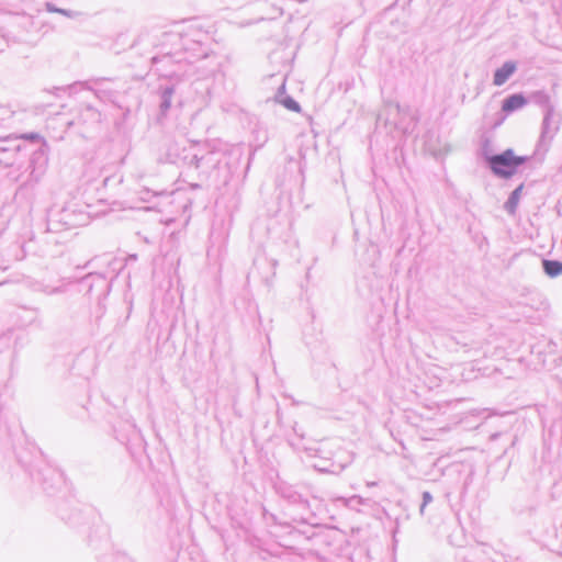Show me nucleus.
Instances as JSON below:
<instances>
[{"instance_id": "nucleus-1", "label": "nucleus", "mask_w": 562, "mask_h": 562, "mask_svg": "<svg viewBox=\"0 0 562 562\" xmlns=\"http://www.w3.org/2000/svg\"><path fill=\"white\" fill-rule=\"evenodd\" d=\"M525 161V157L516 156L513 150H507L502 155L494 156V172L510 176Z\"/></svg>"}, {"instance_id": "nucleus-2", "label": "nucleus", "mask_w": 562, "mask_h": 562, "mask_svg": "<svg viewBox=\"0 0 562 562\" xmlns=\"http://www.w3.org/2000/svg\"><path fill=\"white\" fill-rule=\"evenodd\" d=\"M527 103V100L521 94H513L504 100L502 104V111L505 113H512L518 109H521Z\"/></svg>"}, {"instance_id": "nucleus-3", "label": "nucleus", "mask_w": 562, "mask_h": 562, "mask_svg": "<svg viewBox=\"0 0 562 562\" xmlns=\"http://www.w3.org/2000/svg\"><path fill=\"white\" fill-rule=\"evenodd\" d=\"M516 69V65L514 63H506L502 68H499L494 76V83L502 85L504 83L509 76L514 74Z\"/></svg>"}, {"instance_id": "nucleus-4", "label": "nucleus", "mask_w": 562, "mask_h": 562, "mask_svg": "<svg viewBox=\"0 0 562 562\" xmlns=\"http://www.w3.org/2000/svg\"><path fill=\"white\" fill-rule=\"evenodd\" d=\"M542 265L549 277L554 278L562 274V262L555 260H543Z\"/></svg>"}, {"instance_id": "nucleus-5", "label": "nucleus", "mask_w": 562, "mask_h": 562, "mask_svg": "<svg viewBox=\"0 0 562 562\" xmlns=\"http://www.w3.org/2000/svg\"><path fill=\"white\" fill-rule=\"evenodd\" d=\"M521 190H522V186L518 187L516 190H514V192L512 193V196L509 198L508 200V210L510 212H514L518 202H519V199H520V193H521Z\"/></svg>"}, {"instance_id": "nucleus-6", "label": "nucleus", "mask_w": 562, "mask_h": 562, "mask_svg": "<svg viewBox=\"0 0 562 562\" xmlns=\"http://www.w3.org/2000/svg\"><path fill=\"white\" fill-rule=\"evenodd\" d=\"M21 138H25V139H30V140H35V139L38 138V135H36V134L23 135V136H21Z\"/></svg>"}]
</instances>
